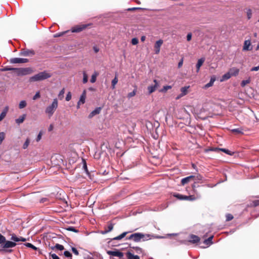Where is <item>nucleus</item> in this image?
<instances>
[{
    "mask_svg": "<svg viewBox=\"0 0 259 259\" xmlns=\"http://www.w3.org/2000/svg\"><path fill=\"white\" fill-rule=\"evenodd\" d=\"M9 106H6L2 113L0 114V122L2 121L6 116V115L9 111Z\"/></svg>",
    "mask_w": 259,
    "mask_h": 259,
    "instance_id": "obj_10",
    "label": "nucleus"
},
{
    "mask_svg": "<svg viewBox=\"0 0 259 259\" xmlns=\"http://www.w3.org/2000/svg\"><path fill=\"white\" fill-rule=\"evenodd\" d=\"M16 245V243L14 242L10 241H6L3 243L2 246L5 248H13Z\"/></svg>",
    "mask_w": 259,
    "mask_h": 259,
    "instance_id": "obj_9",
    "label": "nucleus"
},
{
    "mask_svg": "<svg viewBox=\"0 0 259 259\" xmlns=\"http://www.w3.org/2000/svg\"><path fill=\"white\" fill-rule=\"evenodd\" d=\"M259 70V65L256 67H253L251 69V71H257Z\"/></svg>",
    "mask_w": 259,
    "mask_h": 259,
    "instance_id": "obj_58",
    "label": "nucleus"
},
{
    "mask_svg": "<svg viewBox=\"0 0 259 259\" xmlns=\"http://www.w3.org/2000/svg\"><path fill=\"white\" fill-rule=\"evenodd\" d=\"M127 257L128 259H140L138 255H134L131 252H128L127 253Z\"/></svg>",
    "mask_w": 259,
    "mask_h": 259,
    "instance_id": "obj_28",
    "label": "nucleus"
},
{
    "mask_svg": "<svg viewBox=\"0 0 259 259\" xmlns=\"http://www.w3.org/2000/svg\"><path fill=\"white\" fill-rule=\"evenodd\" d=\"M72 252L76 255H78L79 253L75 247L72 248Z\"/></svg>",
    "mask_w": 259,
    "mask_h": 259,
    "instance_id": "obj_57",
    "label": "nucleus"
},
{
    "mask_svg": "<svg viewBox=\"0 0 259 259\" xmlns=\"http://www.w3.org/2000/svg\"><path fill=\"white\" fill-rule=\"evenodd\" d=\"M194 177L193 176H190L185 178H183L181 180V184L182 185H184L189 182Z\"/></svg>",
    "mask_w": 259,
    "mask_h": 259,
    "instance_id": "obj_21",
    "label": "nucleus"
},
{
    "mask_svg": "<svg viewBox=\"0 0 259 259\" xmlns=\"http://www.w3.org/2000/svg\"><path fill=\"white\" fill-rule=\"evenodd\" d=\"M183 63V60L182 59L178 63V67L180 68L182 66Z\"/></svg>",
    "mask_w": 259,
    "mask_h": 259,
    "instance_id": "obj_59",
    "label": "nucleus"
},
{
    "mask_svg": "<svg viewBox=\"0 0 259 259\" xmlns=\"http://www.w3.org/2000/svg\"><path fill=\"white\" fill-rule=\"evenodd\" d=\"M163 43L162 39H159L156 41L154 46V50L155 54H158L160 51V48Z\"/></svg>",
    "mask_w": 259,
    "mask_h": 259,
    "instance_id": "obj_5",
    "label": "nucleus"
},
{
    "mask_svg": "<svg viewBox=\"0 0 259 259\" xmlns=\"http://www.w3.org/2000/svg\"><path fill=\"white\" fill-rule=\"evenodd\" d=\"M71 94L70 92H68L66 97V100L67 101H69L71 100Z\"/></svg>",
    "mask_w": 259,
    "mask_h": 259,
    "instance_id": "obj_50",
    "label": "nucleus"
},
{
    "mask_svg": "<svg viewBox=\"0 0 259 259\" xmlns=\"http://www.w3.org/2000/svg\"><path fill=\"white\" fill-rule=\"evenodd\" d=\"M231 73H230V72H228L227 73H225V74H224L222 77V78L221 79L220 81L221 82L222 81H225L226 80H228L231 77Z\"/></svg>",
    "mask_w": 259,
    "mask_h": 259,
    "instance_id": "obj_22",
    "label": "nucleus"
},
{
    "mask_svg": "<svg viewBox=\"0 0 259 259\" xmlns=\"http://www.w3.org/2000/svg\"><path fill=\"white\" fill-rule=\"evenodd\" d=\"M113 228V225L112 224H110L108 226L107 228H105V230L102 232V234H104L110 232L112 230Z\"/></svg>",
    "mask_w": 259,
    "mask_h": 259,
    "instance_id": "obj_25",
    "label": "nucleus"
},
{
    "mask_svg": "<svg viewBox=\"0 0 259 259\" xmlns=\"http://www.w3.org/2000/svg\"><path fill=\"white\" fill-rule=\"evenodd\" d=\"M138 42H139V40L137 38H133L132 39V44L133 45H136L138 44Z\"/></svg>",
    "mask_w": 259,
    "mask_h": 259,
    "instance_id": "obj_49",
    "label": "nucleus"
},
{
    "mask_svg": "<svg viewBox=\"0 0 259 259\" xmlns=\"http://www.w3.org/2000/svg\"><path fill=\"white\" fill-rule=\"evenodd\" d=\"M54 248L59 250H62L64 249V246L62 245L59 244H56Z\"/></svg>",
    "mask_w": 259,
    "mask_h": 259,
    "instance_id": "obj_44",
    "label": "nucleus"
},
{
    "mask_svg": "<svg viewBox=\"0 0 259 259\" xmlns=\"http://www.w3.org/2000/svg\"><path fill=\"white\" fill-rule=\"evenodd\" d=\"M127 233H128V232H123L122 234H121L120 235L115 237L114 238V240H120V239H122L123 237H124Z\"/></svg>",
    "mask_w": 259,
    "mask_h": 259,
    "instance_id": "obj_33",
    "label": "nucleus"
},
{
    "mask_svg": "<svg viewBox=\"0 0 259 259\" xmlns=\"http://www.w3.org/2000/svg\"><path fill=\"white\" fill-rule=\"evenodd\" d=\"M108 254L118 257H121L123 256V253L118 251H109Z\"/></svg>",
    "mask_w": 259,
    "mask_h": 259,
    "instance_id": "obj_11",
    "label": "nucleus"
},
{
    "mask_svg": "<svg viewBox=\"0 0 259 259\" xmlns=\"http://www.w3.org/2000/svg\"><path fill=\"white\" fill-rule=\"evenodd\" d=\"M6 241V238L3 236L1 234H0V244H3Z\"/></svg>",
    "mask_w": 259,
    "mask_h": 259,
    "instance_id": "obj_46",
    "label": "nucleus"
},
{
    "mask_svg": "<svg viewBox=\"0 0 259 259\" xmlns=\"http://www.w3.org/2000/svg\"><path fill=\"white\" fill-rule=\"evenodd\" d=\"M247 16L248 19H250L252 16V11L250 9H248L246 11Z\"/></svg>",
    "mask_w": 259,
    "mask_h": 259,
    "instance_id": "obj_41",
    "label": "nucleus"
},
{
    "mask_svg": "<svg viewBox=\"0 0 259 259\" xmlns=\"http://www.w3.org/2000/svg\"><path fill=\"white\" fill-rule=\"evenodd\" d=\"M87 26L88 25L85 24H82L80 25L75 26L71 29V31L72 32H80L82 31L83 29H84L87 27Z\"/></svg>",
    "mask_w": 259,
    "mask_h": 259,
    "instance_id": "obj_8",
    "label": "nucleus"
},
{
    "mask_svg": "<svg viewBox=\"0 0 259 259\" xmlns=\"http://www.w3.org/2000/svg\"><path fill=\"white\" fill-rule=\"evenodd\" d=\"M29 143H30V140L29 138H27L23 145V148L24 149H26V148H27Z\"/></svg>",
    "mask_w": 259,
    "mask_h": 259,
    "instance_id": "obj_39",
    "label": "nucleus"
},
{
    "mask_svg": "<svg viewBox=\"0 0 259 259\" xmlns=\"http://www.w3.org/2000/svg\"><path fill=\"white\" fill-rule=\"evenodd\" d=\"M250 82V78L249 77L248 79L246 80H243L241 81V85L242 87H245L247 84L249 83Z\"/></svg>",
    "mask_w": 259,
    "mask_h": 259,
    "instance_id": "obj_34",
    "label": "nucleus"
},
{
    "mask_svg": "<svg viewBox=\"0 0 259 259\" xmlns=\"http://www.w3.org/2000/svg\"><path fill=\"white\" fill-rule=\"evenodd\" d=\"M118 82V78L117 76L116 75L114 78L111 81L112 88V89H114L115 88V85Z\"/></svg>",
    "mask_w": 259,
    "mask_h": 259,
    "instance_id": "obj_31",
    "label": "nucleus"
},
{
    "mask_svg": "<svg viewBox=\"0 0 259 259\" xmlns=\"http://www.w3.org/2000/svg\"><path fill=\"white\" fill-rule=\"evenodd\" d=\"M171 86L170 85H165V86H164L163 89H162L160 92H166L168 90H169V89H171Z\"/></svg>",
    "mask_w": 259,
    "mask_h": 259,
    "instance_id": "obj_38",
    "label": "nucleus"
},
{
    "mask_svg": "<svg viewBox=\"0 0 259 259\" xmlns=\"http://www.w3.org/2000/svg\"><path fill=\"white\" fill-rule=\"evenodd\" d=\"M27 105L26 102L25 100H22L20 102L19 104V108L20 109H23L25 108Z\"/></svg>",
    "mask_w": 259,
    "mask_h": 259,
    "instance_id": "obj_32",
    "label": "nucleus"
},
{
    "mask_svg": "<svg viewBox=\"0 0 259 259\" xmlns=\"http://www.w3.org/2000/svg\"><path fill=\"white\" fill-rule=\"evenodd\" d=\"M204 61H205V58H201L198 60V62L196 65L197 72H198L199 71L200 68L201 66L202 65V64H203V63L204 62Z\"/></svg>",
    "mask_w": 259,
    "mask_h": 259,
    "instance_id": "obj_14",
    "label": "nucleus"
},
{
    "mask_svg": "<svg viewBox=\"0 0 259 259\" xmlns=\"http://www.w3.org/2000/svg\"><path fill=\"white\" fill-rule=\"evenodd\" d=\"M101 107L96 108L94 110H93L90 113V114L89 115V117L91 118H92L93 116H95L96 115L99 114L101 112Z\"/></svg>",
    "mask_w": 259,
    "mask_h": 259,
    "instance_id": "obj_16",
    "label": "nucleus"
},
{
    "mask_svg": "<svg viewBox=\"0 0 259 259\" xmlns=\"http://www.w3.org/2000/svg\"><path fill=\"white\" fill-rule=\"evenodd\" d=\"M10 62L13 64L25 63L28 62V60L26 58H13L10 59Z\"/></svg>",
    "mask_w": 259,
    "mask_h": 259,
    "instance_id": "obj_6",
    "label": "nucleus"
},
{
    "mask_svg": "<svg viewBox=\"0 0 259 259\" xmlns=\"http://www.w3.org/2000/svg\"><path fill=\"white\" fill-rule=\"evenodd\" d=\"M86 98V91L84 90L80 97L78 101V105L83 104L85 103Z\"/></svg>",
    "mask_w": 259,
    "mask_h": 259,
    "instance_id": "obj_15",
    "label": "nucleus"
},
{
    "mask_svg": "<svg viewBox=\"0 0 259 259\" xmlns=\"http://www.w3.org/2000/svg\"><path fill=\"white\" fill-rule=\"evenodd\" d=\"M215 150H220V151H223L224 153H225L229 155H232L234 154V152H233L228 149H224V148L215 149Z\"/></svg>",
    "mask_w": 259,
    "mask_h": 259,
    "instance_id": "obj_27",
    "label": "nucleus"
},
{
    "mask_svg": "<svg viewBox=\"0 0 259 259\" xmlns=\"http://www.w3.org/2000/svg\"><path fill=\"white\" fill-rule=\"evenodd\" d=\"M190 86H185L184 87H183L181 89V92L180 96H184L186 95L188 92V89H189Z\"/></svg>",
    "mask_w": 259,
    "mask_h": 259,
    "instance_id": "obj_18",
    "label": "nucleus"
},
{
    "mask_svg": "<svg viewBox=\"0 0 259 259\" xmlns=\"http://www.w3.org/2000/svg\"><path fill=\"white\" fill-rule=\"evenodd\" d=\"M65 93V89L63 88L59 93L58 98L60 100H62L64 98V95Z\"/></svg>",
    "mask_w": 259,
    "mask_h": 259,
    "instance_id": "obj_37",
    "label": "nucleus"
},
{
    "mask_svg": "<svg viewBox=\"0 0 259 259\" xmlns=\"http://www.w3.org/2000/svg\"><path fill=\"white\" fill-rule=\"evenodd\" d=\"M251 42L250 40H246L244 42V45L243 47V51H249L251 49L250 48Z\"/></svg>",
    "mask_w": 259,
    "mask_h": 259,
    "instance_id": "obj_12",
    "label": "nucleus"
},
{
    "mask_svg": "<svg viewBox=\"0 0 259 259\" xmlns=\"http://www.w3.org/2000/svg\"><path fill=\"white\" fill-rule=\"evenodd\" d=\"M136 92H137V90L136 89H135L134 90V91L131 93H129L127 95V97L128 98H131L134 96H135L136 94Z\"/></svg>",
    "mask_w": 259,
    "mask_h": 259,
    "instance_id": "obj_40",
    "label": "nucleus"
},
{
    "mask_svg": "<svg viewBox=\"0 0 259 259\" xmlns=\"http://www.w3.org/2000/svg\"><path fill=\"white\" fill-rule=\"evenodd\" d=\"M11 240L14 241V242H19V241L25 242L26 241V239L25 238H23L22 237H18L14 234H13L12 235Z\"/></svg>",
    "mask_w": 259,
    "mask_h": 259,
    "instance_id": "obj_13",
    "label": "nucleus"
},
{
    "mask_svg": "<svg viewBox=\"0 0 259 259\" xmlns=\"http://www.w3.org/2000/svg\"><path fill=\"white\" fill-rule=\"evenodd\" d=\"M68 230H70V231H73V232H76V230L74 228H73V227L69 228Z\"/></svg>",
    "mask_w": 259,
    "mask_h": 259,
    "instance_id": "obj_63",
    "label": "nucleus"
},
{
    "mask_svg": "<svg viewBox=\"0 0 259 259\" xmlns=\"http://www.w3.org/2000/svg\"><path fill=\"white\" fill-rule=\"evenodd\" d=\"M65 32H60V33H57L56 34H55L54 35V37H60V36H62L64 34H65Z\"/></svg>",
    "mask_w": 259,
    "mask_h": 259,
    "instance_id": "obj_56",
    "label": "nucleus"
},
{
    "mask_svg": "<svg viewBox=\"0 0 259 259\" xmlns=\"http://www.w3.org/2000/svg\"><path fill=\"white\" fill-rule=\"evenodd\" d=\"M99 73L97 71H95L94 73L92 74L91 76V79L90 80L92 83H94L96 82L97 79V77L98 76Z\"/></svg>",
    "mask_w": 259,
    "mask_h": 259,
    "instance_id": "obj_24",
    "label": "nucleus"
},
{
    "mask_svg": "<svg viewBox=\"0 0 259 259\" xmlns=\"http://www.w3.org/2000/svg\"><path fill=\"white\" fill-rule=\"evenodd\" d=\"M88 81V77L85 71L83 72V79L82 82L83 83H86Z\"/></svg>",
    "mask_w": 259,
    "mask_h": 259,
    "instance_id": "obj_36",
    "label": "nucleus"
},
{
    "mask_svg": "<svg viewBox=\"0 0 259 259\" xmlns=\"http://www.w3.org/2000/svg\"><path fill=\"white\" fill-rule=\"evenodd\" d=\"M145 39H146V36H142L141 38V40L142 41H144L145 40Z\"/></svg>",
    "mask_w": 259,
    "mask_h": 259,
    "instance_id": "obj_64",
    "label": "nucleus"
},
{
    "mask_svg": "<svg viewBox=\"0 0 259 259\" xmlns=\"http://www.w3.org/2000/svg\"><path fill=\"white\" fill-rule=\"evenodd\" d=\"M53 129V125L52 124H51V125L49 126V128H48V130H49V131H50H50H51Z\"/></svg>",
    "mask_w": 259,
    "mask_h": 259,
    "instance_id": "obj_62",
    "label": "nucleus"
},
{
    "mask_svg": "<svg viewBox=\"0 0 259 259\" xmlns=\"http://www.w3.org/2000/svg\"><path fill=\"white\" fill-rule=\"evenodd\" d=\"M5 138V134L4 132L0 133V144L2 143Z\"/></svg>",
    "mask_w": 259,
    "mask_h": 259,
    "instance_id": "obj_45",
    "label": "nucleus"
},
{
    "mask_svg": "<svg viewBox=\"0 0 259 259\" xmlns=\"http://www.w3.org/2000/svg\"><path fill=\"white\" fill-rule=\"evenodd\" d=\"M212 238H213V236L209 237L208 239H205L204 241V243L207 246L210 245L211 244H212L211 241H212Z\"/></svg>",
    "mask_w": 259,
    "mask_h": 259,
    "instance_id": "obj_30",
    "label": "nucleus"
},
{
    "mask_svg": "<svg viewBox=\"0 0 259 259\" xmlns=\"http://www.w3.org/2000/svg\"><path fill=\"white\" fill-rule=\"evenodd\" d=\"M233 217L231 214H227L226 215V220L228 221H231V220L233 219Z\"/></svg>",
    "mask_w": 259,
    "mask_h": 259,
    "instance_id": "obj_52",
    "label": "nucleus"
},
{
    "mask_svg": "<svg viewBox=\"0 0 259 259\" xmlns=\"http://www.w3.org/2000/svg\"><path fill=\"white\" fill-rule=\"evenodd\" d=\"M11 70H15V68H11L9 67H5L3 69V71H11Z\"/></svg>",
    "mask_w": 259,
    "mask_h": 259,
    "instance_id": "obj_51",
    "label": "nucleus"
},
{
    "mask_svg": "<svg viewBox=\"0 0 259 259\" xmlns=\"http://www.w3.org/2000/svg\"><path fill=\"white\" fill-rule=\"evenodd\" d=\"M42 134V132L41 131L39 132V133L38 134V135L37 136V138L36 139V141L37 142H38V141H39L41 140Z\"/></svg>",
    "mask_w": 259,
    "mask_h": 259,
    "instance_id": "obj_47",
    "label": "nucleus"
},
{
    "mask_svg": "<svg viewBox=\"0 0 259 259\" xmlns=\"http://www.w3.org/2000/svg\"><path fill=\"white\" fill-rule=\"evenodd\" d=\"M21 55L25 56H27L29 55H34V52L33 51L30 50L24 51L21 53Z\"/></svg>",
    "mask_w": 259,
    "mask_h": 259,
    "instance_id": "obj_29",
    "label": "nucleus"
},
{
    "mask_svg": "<svg viewBox=\"0 0 259 259\" xmlns=\"http://www.w3.org/2000/svg\"><path fill=\"white\" fill-rule=\"evenodd\" d=\"M200 197V195H197V197H195L193 195H190L186 196L185 198L186 200L193 201L196 200L197 198H199Z\"/></svg>",
    "mask_w": 259,
    "mask_h": 259,
    "instance_id": "obj_26",
    "label": "nucleus"
},
{
    "mask_svg": "<svg viewBox=\"0 0 259 259\" xmlns=\"http://www.w3.org/2000/svg\"><path fill=\"white\" fill-rule=\"evenodd\" d=\"M52 259H60L59 257L55 253H50Z\"/></svg>",
    "mask_w": 259,
    "mask_h": 259,
    "instance_id": "obj_55",
    "label": "nucleus"
},
{
    "mask_svg": "<svg viewBox=\"0 0 259 259\" xmlns=\"http://www.w3.org/2000/svg\"><path fill=\"white\" fill-rule=\"evenodd\" d=\"M25 245L27 247L31 248L33 249H34V250H37V248L36 247H35L33 244H32L31 243H26Z\"/></svg>",
    "mask_w": 259,
    "mask_h": 259,
    "instance_id": "obj_42",
    "label": "nucleus"
},
{
    "mask_svg": "<svg viewBox=\"0 0 259 259\" xmlns=\"http://www.w3.org/2000/svg\"><path fill=\"white\" fill-rule=\"evenodd\" d=\"M64 254L65 256L66 257H71V254L70 252H69L68 251H65L64 252Z\"/></svg>",
    "mask_w": 259,
    "mask_h": 259,
    "instance_id": "obj_53",
    "label": "nucleus"
},
{
    "mask_svg": "<svg viewBox=\"0 0 259 259\" xmlns=\"http://www.w3.org/2000/svg\"><path fill=\"white\" fill-rule=\"evenodd\" d=\"M40 93L39 92H37L36 93L35 95L33 97V100H35L37 99L40 98Z\"/></svg>",
    "mask_w": 259,
    "mask_h": 259,
    "instance_id": "obj_48",
    "label": "nucleus"
},
{
    "mask_svg": "<svg viewBox=\"0 0 259 259\" xmlns=\"http://www.w3.org/2000/svg\"><path fill=\"white\" fill-rule=\"evenodd\" d=\"M194 177L192 179H194L195 180L198 181H203V177L200 174H197L196 176H193Z\"/></svg>",
    "mask_w": 259,
    "mask_h": 259,
    "instance_id": "obj_35",
    "label": "nucleus"
},
{
    "mask_svg": "<svg viewBox=\"0 0 259 259\" xmlns=\"http://www.w3.org/2000/svg\"><path fill=\"white\" fill-rule=\"evenodd\" d=\"M191 39H192V33H188L187 35V40L189 41L191 40Z\"/></svg>",
    "mask_w": 259,
    "mask_h": 259,
    "instance_id": "obj_54",
    "label": "nucleus"
},
{
    "mask_svg": "<svg viewBox=\"0 0 259 259\" xmlns=\"http://www.w3.org/2000/svg\"><path fill=\"white\" fill-rule=\"evenodd\" d=\"M153 82H154V84L153 85H150L147 88L149 94L155 92L159 86V83L157 80L154 79Z\"/></svg>",
    "mask_w": 259,
    "mask_h": 259,
    "instance_id": "obj_7",
    "label": "nucleus"
},
{
    "mask_svg": "<svg viewBox=\"0 0 259 259\" xmlns=\"http://www.w3.org/2000/svg\"><path fill=\"white\" fill-rule=\"evenodd\" d=\"M58 106V101L57 99H54L51 104L48 105L46 109L45 113L49 117H51L55 113Z\"/></svg>",
    "mask_w": 259,
    "mask_h": 259,
    "instance_id": "obj_2",
    "label": "nucleus"
},
{
    "mask_svg": "<svg viewBox=\"0 0 259 259\" xmlns=\"http://www.w3.org/2000/svg\"><path fill=\"white\" fill-rule=\"evenodd\" d=\"M26 117V114H23L21 116H20L18 118L15 120L16 122L18 124H20L23 122Z\"/></svg>",
    "mask_w": 259,
    "mask_h": 259,
    "instance_id": "obj_23",
    "label": "nucleus"
},
{
    "mask_svg": "<svg viewBox=\"0 0 259 259\" xmlns=\"http://www.w3.org/2000/svg\"><path fill=\"white\" fill-rule=\"evenodd\" d=\"M144 235L143 234L140 233H136L133 234H132L129 237L128 239H133L135 242L140 241V240L143 238Z\"/></svg>",
    "mask_w": 259,
    "mask_h": 259,
    "instance_id": "obj_4",
    "label": "nucleus"
},
{
    "mask_svg": "<svg viewBox=\"0 0 259 259\" xmlns=\"http://www.w3.org/2000/svg\"><path fill=\"white\" fill-rule=\"evenodd\" d=\"M51 76V74L47 71L40 72L34 76L30 77L29 78V81L34 82L43 80L50 77Z\"/></svg>",
    "mask_w": 259,
    "mask_h": 259,
    "instance_id": "obj_1",
    "label": "nucleus"
},
{
    "mask_svg": "<svg viewBox=\"0 0 259 259\" xmlns=\"http://www.w3.org/2000/svg\"><path fill=\"white\" fill-rule=\"evenodd\" d=\"M93 50H94V51H95V53H98L99 52V49L97 47H96V46H94L93 47Z\"/></svg>",
    "mask_w": 259,
    "mask_h": 259,
    "instance_id": "obj_61",
    "label": "nucleus"
},
{
    "mask_svg": "<svg viewBox=\"0 0 259 259\" xmlns=\"http://www.w3.org/2000/svg\"><path fill=\"white\" fill-rule=\"evenodd\" d=\"M253 205L256 206L259 205V200H255L253 202Z\"/></svg>",
    "mask_w": 259,
    "mask_h": 259,
    "instance_id": "obj_60",
    "label": "nucleus"
},
{
    "mask_svg": "<svg viewBox=\"0 0 259 259\" xmlns=\"http://www.w3.org/2000/svg\"><path fill=\"white\" fill-rule=\"evenodd\" d=\"M175 197L178 198L180 200H186V196L185 195H181V194H177L175 195Z\"/></svg>",
    "mask_w": 259,
    "mask_h": 259,
    "instance_id": "obj_43",
    "label": "nucleus"
},
{
    "mask_svg": "<svg viewBox=\"0 0 259 259\" xmlns=\"http://www.w3.org/2000/svg\"><path fill=\"white\" fill-rule=\"evenodd\" d=\"M199 240H200V239H199V237H198L197 236H196L194 235H191L190 236L189 242H190L191 243H197L199 241Z\"/></svg>",
    "mask_w": 259,
    "mask_h": 259,
    "instance_id": "obj_17",
    "label": "nucleus"
},
{
    "mask_svg": "<svg viewBox=\"0 0 259 259\" xmlns=\"http://www.w3.org/2000/svg\"><path fill=\"white\" fill-rule=\"evenodd\" d=\"M215 80V77L214 76L211 77L209 82L208 83H207V84H206L204 86L203 89H206L212 86Z\"/></svg>",
    "mask_w": 259,
    "mask_h": 259,
    "instance_id": "obj_19",
    "label": "nucleus"
},
{
    "mask_svg": "<svg viewBox=\"0 0 259 259\" xmlns=\"http://www.w3.org/2000/svg\"><path fill=\"white\" fill-rule=\"evenodd\" d=\"M15 71L18 75L22 76L30 74L32 70L30 68H15Z\"/></svg>",
    "mask_w": 259,
    "mask_h": 259,
    "instance_id": "obj_3",
    "label": "nucleus"
},
{
    "mask_svg": "<svg viewBox=\"0 0 259 259\" xmlns=\"http://www.w3.org/2000/svg\"><path fill=\"white\" fill-rule=\"evenodd\" d=\"M229 72L231 76H236L239 73V69L235 67H233L230 69Z\"/></svg>",
    "mask_w": 259,
    "mask_h": 259,
    "instance_id": "obj_20",
    "label": "nucleus"
}]
</instances>
